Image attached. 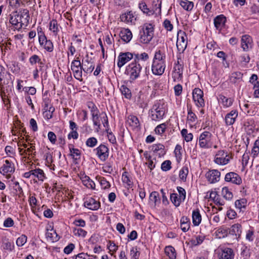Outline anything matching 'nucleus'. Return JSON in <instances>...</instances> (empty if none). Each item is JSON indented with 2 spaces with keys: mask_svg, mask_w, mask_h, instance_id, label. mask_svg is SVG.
Masks as SVG:
<instances>
[{
  "mask_svg": "<svg viewBox=\"0 0 259 259\" xmlns=\"http://www.w3.org/2000/svg\"><path fill=\"white\" fill-rule=\"evenodd\" d=\"M38 41L40 45H43V42L46 41L47 40L46 36H45L44 32L41 30L38 31Z\"/></svg>",
  "mask_w": 259,
  "mask_h": 259,
  "instance_id": "64",
  "label": "nucleus"
},
{
  "mask_svg": "<svg viewBox=\"0 0 259 259\" xmlns=\"http://www.w3.org/2000/svg\"><path fill=\"white\" fill-rule=\"evenodd\" d=\"M170 199L171 202L176 207L179 206L181 202L184 201V200L182 199L179 196L178 197V195L177 193L171 194L170 196Z\"/></svg>",
  "mask_w": 259,
  "mask_h": 259,
  "instance_id": "39",
  "label": "nucleus"
},
{
  "mask_svg": "<svg viewBox=\"0 0 259 259\" xmlns=\"http://www.w3.org/2000/svg\"><path fill=\"white\" fill-rule=\"evenodd\" d=\"M122 181H123V183L126 184L127 185L130 186V187L132 186L133 183L130 180V178L127 176V173L126 172H124L122 174Z\"/></svg>",
  "mask_w": 259,
  "mask_h": 259,
  "instance_id": "62",
  "label": "nucleus"
},
{
  "mask_svg": "<svg viewBox=\"0 0 259 259\" xmlns=\"http://www.w3.org/2000/svg\"><path fill=\"white\" fill-rule=\"evenodd\" d=\"M193 100L198 107H203L205 105L203 98V92L199 88H195L193 91Z\"/></svg>",
  "mask_w": 259,
  "mask_h": 259,
  "instance_id": "9",
  "label": "nucleus"
},
{
  "mask_svg": "<svg viewBox=\"0 0 259 259\" xmlns=\"http://www.w3.org/2000/svg\"><path fill=\"white\" fill-rule=\"evenodd\" d=\"M82 182L83 185L87 188H91L92 189H95V183L89 177L85 176L82 178Z\"/></svg>",
  "mask_w": 259,
  "mask_h": 259,
  "instance_id": "37",
  "label": "nucleus"
},
{
  "mask_svg": "<svg viewBox=\"0 0 259 259\" xmlns=\"http://www.w3.org/2000/svg\"><path fill=\"white\" fill-rule=\"evenodd\" d=\"M84 206L90 209L96 210L99 208L100 202L92 197L87 198L84 202Z\"/></svg>",
  "mask_w": 259,
  "mask_h": 259,
  "instance_id": "17",
  "label": "nucleus"
},
{
  "mask_svg": "<svg viewBox=\"0 0 259 259\" xmlns=\"http://www.w3.org/2000/svg\"><path fill=\"white\" fill-rule=\"evenodd\" d=\"M119 36L125 42H128L132 38V33L128 29H123L120 31Z\"/></svg>",
  "mask_w": 259,
  "mask_h": 259,
  "instance_id": "26",
  "label": "nucleus"
},
{
  "mask_svg": "<svg viewBox=\"0 0 259 259\" xmlns=\"http://www.w3.org/2000/svg\"><path fill=\"white\" fill-rule=\"evenodd\" d=\"M133 58L134 54L130 52L120 53L118 57V67L120 68Z\"/></svg>",
  "mask_w": 259,
  "mask_h": 259,
  "instance_id": "11",
  "label": "nucleus"
},
{
  "mask_svg": "<svg viewBox=\"0 0 259 259\" xmlns=\"http://www.w3.org/2000/svg\"><path fill=\"white\" fill-rule=\"evenodd\" d=\"M46 235L47 239L51 241L56 242L59 240L58 235L54 229L47 230Z\"/></svg>",
  "mask_w": 259,
  "mask_h": 259,
  "instance_id": "32",
  "label": "nucleus"
},
{
  "mask_svg": "<svg viewBox=\"0 0 259 259\" xmlns=\"http://www.w3.org/2000/svg\"><path fill=\"white\" fill-rule=\"evenodd\" d=\"M151 150L155 153L159 155H163L165 154L164 146L161 144H154L152 146Z\"/></svg>",
  "mask_w": 259,
  "mask_h": 259,
  "instance_id": "33",
  "label": "nucleus"
},
{
  "mask_svg": "<svg viewBox=\"0 0 259 259\" xmlns=\"http://www.w3.org/2000/svg\"><path fill=\"white\" fill-rule=\"evenodd\" d=\"M26 241L27 237L24 235H22L17 238L16 240V244L18 246H22L26 242Z\"/></svg>",
  "mask_w": 259,
  "mask_h": 259,
  "instance_id": "58",
  "label": "nucleus"
},
{
  "mask_svg": "<svg viewBox=\"0 0 259 259\" xmlns=\"http://www.w3.org/2000/svg\"><path fill=\"white\" fill-rule=\"evenodd\" d=\"M218 100L225 108L231 106L234 102V99L233 98H227L223 95H219Z\"/></svg>",
  "mask_w": 259,
  "mask_h": 259,
  "instance_id": "27",
  "label": "nucleus"
},
{
  "mask_svg": "<svg viewBox=\"0 0 259 259\" xmlns=\"http://www.w3.org/2000/svg\"><path fill=\"white\" fill-rule=\"evenodd\" d=\"M14 171L15 168L14 164L8 160H5V164H4L3 166L0 169L1 173L4 175L6 174L13 173Z\"/></svg>",
  "mask_w": 259,
  "mask_h": 259,
  "instance_id": "22",
  "label": "nucleus"
},
{
  "mask_svg": "<svg viewBox=\"0 0 259 259\" xmlns=\"http://www.w3.org/2000/svg\"><path fill=\"white\" fill-rule=\"evenodd\" d=\"M241 233L242 228L239 224H235L232 225L229 230V234L235 235L237 239L240 237Z\"/></svg>",
  "mask_w": 259,
  "mask_h": 259,
  "instance_id": "28",
  "label": "nucleus"
},
{
  "mask_svg": "<svg viewBox=\"0 0 259 259\" xmlns=\"http://www.w3.org/2000/svg\"><path fill=\"white\" fill-rule=\"evenodd\" d=\"M43 48L48 52H52L54 50V46L51 40L47 39L45 41V45H44Z\"/></svg>",
  "mask_w": 259,
  "mask_h": 259,
  "instance_id": "55",
  "label": "nucleus"
},
{
  "mask_svg": "<svg viewBox=\"0 0 259 259\" xmlns=\"http://www.w3.org/2000/svg\"><path fill=\"white\" fill-rule=\"evenodd\" d=\"M228 156L227 153L225 152V151H219L216 155L214 161L216 163L219 164H226L229 161V159L227 158Z\"/></svg>",
  "mask_w": 259,
  "mask_h": 259,
  "instance_id": "16",
  "label": "nucleus"
},
{
  "mask_svg": "<svg viewBox=\"0 0 259 259\" xmlns=\"http://www.w3.org/2000/svg\"><path fill=\"white\" fill-rule=\"evenodd\" d=\"M238 115L237 110H232L227 113L225 117V123L227 125H233L236 121Z\"/></svg>",
  "mask_w": 259,
  "mask_h": 259,
  "instance_id": "18",
  "label": "nucleus"
},
{
  "mask_svg": "<svg viewBox=\"0 0 259 259\" xmlns=\"http://www.w3.org/2000/svg\"><path fill=\"white\" fill-rule=\"evenodd\" d=\"M215 233L219 238H224L228 235V229L226 227H220L215 231Z\"/></svg>",
  "mask_w": 259,
  "mask_h": 259,
  "instance_id": "41",
  "label": "nucleus"
},
{
  "mask_svg": "<svg viewBox=\"0 0 259 259\" xmlns=\"http://www.w3.org/2000/svg\"><path fill=\"white\" fill-rule=\"evenodd\" d=\"M201 215L197 209L192 212V223L195 226H198L201 222Z\"/></svg>",
  "mask_w": 259,
  "mask_h": 259,
  "instance_id": "30",
  "label": "nucleus"
},
{
  "mask_svg": "<svg viewBox=\"0 0 259 259\" xmlns=\"http://www.w3.org/2000/svg\"><path fill=\"white\" fill-rule=\"evenodd\" d=\"M83 67L79 57H76V59L72 61L71 69L73 72L74 77L80 81L82 80Z\"/></svg>",
  "mask_w": 259,
  "mask_h": 259,
  "instance_id": "6",
  "label": "nucleus"
},
{
  "mask_svg": "<svg viewBox=\"0 0 259 259\" xmlns=\"http://www.w3.org/2000/svg\"><path fill=\"white\" fill-rule=\"evenodd\" d=\"M97 257L96 255H89L87 253L83 252L78 254L76 255L75 259H97Z\"/></svg>",
  "mask_w": 259,
  "mask_h": 259,
  "instance_id": "47",
  "label": "nucleus"
},
{
  "mask_svg": "<svg viewBox=\"0 0 259 259\" xmlns=\"http://www.w3.org/2000/svg\"><path fill=\"white\" fill-rule=\"evenodd\" d=\"M165 53L160 50H158L155 53L153 62L165 63Z\"/></svg>",
  "mask_w": 259,
  "mask_h": 259,
  "instance_id": "31",
  "label": "nucleus"
},
{
  "mask_svg": "<svg viewBox=\"0 0 259 259\" xmlns=\"http://www.w3.org/2000/svg\"><path fill=\"white\" fill-rule=\"evenodd\" d=\"M97 143L98 141L96 138L91 137L87 139L85 144L88 147L93 148L97 145Z\"/></svg>",
  "mask_w": 259,
  "mask_h": 259,
  "instance_id": "54",
  "label": "nucleus"
},
{
  "mask_svg": "<svg viewBox=\"0 0 259 259\" xmlns=\"http://www.w3.org/2000/svg\"><path fill=\"white\" fill-rule=\"evenodd\" d=\"M120 91L122 94L126 98H131L132 96L131 91L125 85H121Z\"/></svg>",
  "mask_w": 259,
  "mask_h": 259,
  "instance_id": "52",
  "label": "nucleus"
},
{
  "mask_svg": "<svg viewBox=\"0 0 259 259\" xmlns=\"http://www.w3.org/2000/svg\"><path fill=\"white\" fill-rule=\"evenodd\" d=\"M159 195L157 192H152L149 196V201L150 203H153L155 205L156 203L159 200Z\"/></svg>",
  "mask_w": 259,
  "mask_h": 259,
  "instance_id": "43",
  "label": "nucleus"
},
{
  "mask_svg": "<svg viewBox=\"0 0 259 259\" xmlns=\"http://www.w3.org/2000/svg\"><path fill=\"white\" fill-rule=\"evenodd\" d=\"M165 63L153 62L152 65V71L155 75H162L165 70Z\"/></svg>",
  "mask_w": 259,
  "mask_h": 259,
  "instance_id": "19",
  "label": "nucleus"
},
{
  "mask_svg": "<svg viewBox=\"0 0 259 259\" xmlns=\"http://www.w3.org/2000/svg\"><path fill=\"white\" fill-rule=\"evenodd\" d=\"M70 151L71 153L70 155L74 159L78 160L80 159L81 153L78 149H70Z\"/></svg>",
  "mask_w": 259,
  "mask_h": 259,
  "instance_id": "51",
  "label": "nucleus"
},
{
  "mask_svg": "<svg viewBox=\"0 0 259 259\" xmlns=\"http://www.w3.org/2000/svg\"><path fill=\"white\" fill-rule=\"evenodd\" d=\"M9 22L16 28L21 29L29 24V12L27 9L16 10L9 15Z\"/></svg>",
  "mask_w": 259,
  "mask_h": 259,
  "instance_id": "1",
  "label": "nucleus"
},
{
  "mask_svg": "<svg viewBox=\"0 0 259 259\" xmlns=\"http://www.w3.org/2000/svg\"><path fill=\"white\" fill-rule=\"evenodd\" d=\"M44 111L43 112V116L47 119H50L52 117L53 113L55 111V108L52 106H49V103L47 101L45 102Z\"/></svg>",
  "mask_w": 259,
  "mask_h": 259,
  "instance_id": "23",
  "label": "nucleus"
},
{
  "mask_svg": "<svg viewBox=\"0 0 259 259\" xmlns=\"http://www.w3.org/2000/svg\"><path fill=\"white\" fill-rule=\"evenodd\" d=\"M247 204V200L245 199L237 200L235 202L236 208L241 210L242 208H245Z\"/></svg>",
  "mask_w": 259,
  "mask_h": 259,
  "instance_id": "45",
  "label": "nucleus"
},
{
  "mask_svg": "<svg viewBox=\"0 0 259 259\" xmlns=\"http://www.w3.org/2000/svg\"><path fill=\"white\" fill-rule=\"evenodd\" d=\"M95 150L96 151V154L101 161H105L108 158L109 149L105 145L101 144Z\"/></svg>",
  "mask_w": 259,
  "mask_h": 259,
  "instance_id": "12",
  "label": "nucleus"
},
{
  "mask_svg": "<svg viewBox=\"0 0 259 259\" xmlns=\"http://www.w3.org/2000/svg\"><path fill=\"white\" fill-rule=\"evenodd\" d=\"M219 259H233L234 253L233 250L230 248H224L221 249V251L219 253Z\"/></svg>",
  "mask_w": 259,
  "mask_h": 259,
  "instance_id": "21",
  "label": "nucleus"
},
{
  "mask_svg": "<svg viewBox=\"0 0 259 259\" xmlns=\"http://www.w3.org/2000/svg\"><path fill=\"white\" fill-rule=\"evenodd\" d=\"M12 75L9 72L0 77V91H8L10 87L9 83L13 84L14 80L12 78Z\"/></svg>",
  "mask_w": 259,
  "mask_h": 259,
  "instance_id": "8",
  "label": "nucleus"
},
{
  "mask_svg": "<svg viewBox=\"0 0 259 259\" xmlns=\"http://www.w3.org/2000/svg\"><path fill=\"white\" fill-rule=\"evenodd\" d=\"M227 21L226 17L223 14L219 15L213 19V23L215 29L219 31H221L224 27Z\"/></svg>",
  "mask_w": 259,
  "mask_h": 259,
  "instance_id": "15",
  "label": "nucleus"
},
{
  "mask_svg": "<svg viewBox=\"0 0 259 259\" xmlns=\"http://www.w3.org/2000/svg\"><path fill=\"white\" fill-rule=\"evenodd\" d=\"M120 18L121 21L126 23L131 22L133 23H134L136 20V17L134 16L132 11H128L124 14H122L121 15Z\"/></svg>",
  "mask_w": 259,
  "mask_h": 259,
  "instance_id": "24",
  "label": "nucleus"
},
{
  "mask_svg": "<svg viewBox=\"0 0 259 259\" xmlns=\"http://www.w3.org/2000/svg\"><path fill=\"white\" fill-rule=\"evenodd\" d=\"M225 181L236 185H240L242 183L241 178L238 174L234 172L227 173L225 176Z\"/></svg>",
  "mask_w": 259,
  "mask_h": 259,
  "instance_id": "13",
  "label": "nucleus"
},
{
  "mask_svg": "<svg viewBox=\"0 0 259 259\" xmlns=\"http://www.w3.org/2000/svg\"><path fill=\"white\" fill-rule=\"evenodd\" d=\"M149 59V56L146 53H143L141 54H134V61L141 65H144L143 63L145 62Z\"/></svg>",
  "mask_w": 259,
  "mask_h": 259,
  "instance_id": "29",
  "label": "nucleus"
},
{
  "mask_svg": "<svg viewBox=\"0 0 259 259\" xmlns=\"http://www.w3.org/2000/svg\"><path fill=\"white\" fill-rule=\"evenodd\" d=\"M82 65L83 67V71L87 73H91L94 69L93 62L89 59L85 60L84 61L82 60Z\"/></svg>",
  "mask_w": 259,
  "mask_h": 259,
  "instance_id": "25",
  "label": "nucleus"
},
{
  "mask_svg": "<svg viewBox=\"0 0 259 259\" xmlns=\"http://www.w3.org/2000/svg\"><path fill=\"white\" fill-rule=\"evenodd\" d=\"M188 44V38L186 33L182 30L178 32L177 48L180 54L184 53Z\"/></svg>",
  "mask_w": 259,
  "mask_h": 259,
  "instance_id": "5",
  "label": "nucleus"
},
{
  "mask_svg": "<svg viewBox=\"0 0 259 259\" xmlns=\"http://www.w3.org/2000/svg\"><path fill=\"white\" fill-rule=\"evenodd\" d=\"M197 119V116L193 112L191 107L188 109L187 120L189 122L193 123Z\"/></svg>",
  "mask_w": 259,
  "mask_h": 259,
  "instance_id": "50",
  "label": "nucleus"
},
{
  "mask_svg": "<svg viewBox=\"0 0 259 259\" xmlns=\"http://www.w3.org/2000/svg\"><path fill=\"white\" fill-rule=\"evenodd\" d=\"M3 247L5 250L12 251L14 249V244L13 243L7 241L4 243Z\"/></svg>",
  "mask_w": 259,
  "mask_h": 259,
  "instance_id": "63",
  "label": "nucleus"
},
{
  "mask_svg": "<svg viewBox=\"0 0 259 259\" xmlns=\"http://www.w3.org/2000/svg\"><path fill=\"white\" fill-rule=\"evenodd\" d=\"M243 74L239 71L232 73L230 76V80L231 82L235 83L237 80L242 78Z\"/></svg>",
  "mask_w": 259,
  "mask_h": 259,
  "instance_id": "46",
  "label": "nucleus"
},
{
  "mask_svg": "<svg viewBox=\"0 0 259 259\" xmlns=\"http://www.w3.org/2000/svg\"><path fill=\"white\" fill-rule=\"evenodd\" d=\"M163 171H167L171 168V162L170 160H165L162 162L161 166Z\"/></svg>",
  "mask_w": 259,
  "mask_h": 259,
  "instance_id": "61",
  "label": "nucleus"
},
{
  "mask_svg": "<svg viewBox=\"0 0 259 259\" xmlns=\"http://www.w3.org/2000/svg\"><path fill=\"white\" fill-rule=\"evenodd\" d=\"M180 5L186 10L189 11L191 10L193 7V2L186 1H182L180 3Z\"/></svg>",
  "mask_w": 259,
  "mask_h": 259,
  "instance_id": "48",
  "label": "nucleus"
},
{
  "mask_svg": "<svg viewBox=\"0 0 259 259\" xmlns=\"http://www.w3.org/2000/svg\"><path fill=\"white\" fill-rule=\"evenodd\" d=\"M241 47L243 51H247L252 47V39L248 35H244L241 38Z\"/></svg>",
  "mask_w": 259,
  "mask_h": 259,
  "instance_id": "20",
  "label": "nucleus"
},
{
  "mask_svg": "<svg viewBox=\"0 0 259 259\" xmlns=\"http://www.w3.org/2000/svg\"><path fill=\"white\" fill-rule=\"evenodd\" d=\"M88 107L91 110L94 125L98 126L100 128V122L99 119V110L95 104L91 102L88 103Z\"/></svg>",
  "mask_w": 259,
  "mask_h": 259,
  "instance_id": "10",
  "label": "nucleus"
},
{
  "mask_svg": "<svg viewBox=\"0 0 259 259\" xmlns=\"http://www.w3.org/2000/svg\"><path fill=\"white\" fill-rule=\"evenodd\" d=\"M165 114V109L160 102L155 104L151 109V118L152 120L159 121Z\"/></svg>",
  "mask_w": 259,
  "mask_h": 259,
  "instance_id": "3",
  "label": "nucleus"
},
{
  "mask_svg": "<svg viewBox=\"0 0 259 259\" xmlns=\"http://www.w3.org/2000/svg\"><path fill=\"white\" fill-rule=\"evenodd\" d=\"M142 68L141 64H139L134 61L127 66L125 71L127 74L129 75L130 79L134 80L139 76Z\"/></svg>",
  "mask_w": 259,
  "mask_h": 259,
  "instance_id": "4",
  "label": "nucleus"
},
{
  "mask_svg": "<svg viewBox=\"0 0 259 259\" xmlns=\"http://www.w3.org/2000/svg\"><path fill=\"white\" fill-rule=\"evenodd\" d=\"M181 135L186 142H190L192 140L193 136L192 133H188L187 129L184 128L181 131Z\"/></svg>",
  "mask_w": 259,
  "mask_h": 259,
  "instance_id": "44",
  "label": "nucleus"
},
{
  "mask_svg": "<svg viewBox=\"0 0 259 259\" xmlns=\"http://www.w3.org/2000/svg\"><path fill=\"white\" fill-rule=\"evenodd\" d=\"M167 126V124L166 123H163L157 125L155 129L156 134L161 135L165 132Z\"/></svg>",
  "mask_w": 259,
  "mask_h": 259,
  "instance_id": "42",
  "label": "nucleus"
},
{
  "mask_svg": "<svg viewBox=\"0 0 259 259\" xmlns=\"http://www.w3.org/2000/svg\"><path fill=\"white\" fill-rule=\"evenodd\" d=\"M99 182L103 189H107L110 187L109 182L104 177H100L99 178Z\"/></svg>",
  "mask_w": 259,
  "mask_h": 259,
  "instance_id": "49",
  "label": "nucleus"
},
{
  "mask_svg": "<svg viewBox=\"0 0 259 259\" xmlns=\"http://www.w3.org/2000/svg\"><path fill=\"white\" fill-rule=\"evenodd\" d=\"M8 91H6V90L4 91H0V95L1 96L2 99L6 105H7L8 104L10 103V100L7 98L6 96V93Z\"/></svg>",
  "mask_w": 259,
  "mask_h": 259,
  "instance_id": "57",
  "label": "nucleus"
},
{
  "mask_svg": "<svg viewBox=\"0 0 259 259\" xmlns=\"http://www.w3.org/2000/svg\"><path fill=\"white\" fill-rule=\"evenodd\" d=\"M188 174V169L187 167H183L180 171V178L184 182L186 181L187 177Z\"/></svg>",
  "mask_w": 259,
  "mask_h": 259,
  "instance_id": "53",
  "label": "nucleus"
},
{
  "mask_svg": "<svg viewBox=\"0 0 259 259\" xmlns=\"http://www.w3.org/2000/svg\"><path fill=\"white\" fill-rule=\"evenodd\" d=\"M127 123L133 128L138 127L140 124L138 118L134 115H130L127 118Z\"/></svg>",
  "mask_w": 259,
  "mask_h": 259,
  "instance_id": "34",
  "label": "nucleus"
},
{
  "mask_svg": "<svg viewBox=\"0 0 259 259\" xmlns=\"http://www.w3.org/2000/svg\"><path fill=\"white\" fill-rule=\"evenodd\" d=\"M212 135L208 132H204L199 136V145L200 148L208 149L211 147V138Z\"/></svg>",
  "mask_w": 259,
  "mask_h": 259,
  "instance_id": "7",
  "label": "nucleus"
},
{
  "mask_svg": "<svg viewBox=\"0 0 259 259\" xmlns=\"http://www.w3.org/2000/svg\"><path fill=\"white\" fill-rule=\"evenodd\" d=\"M205 176L210 183H215L219 181L221 172L217 169H212L207 172Z\"/></svg>",
  "mask_w": 259,
  "mask_h": 259,
  "instance_id": "14",
  "label": "nucleus"
},
{
  "mask_svg": "<svg viewBox=\"0 0 259 259\" xmlns=\"http://www.w3.org/2000/svg\"><path fill=\"white\" fill-rule=\"evenodd\" d=\"M31 174H32V176L36 177L39 181H43L45 178L44 171L40 168L32 169Z\"/></svg>",
  "mask_w": 259,
  "mask_h": 259,
  "instance_id": "38",
  "label": "nucleus"
},
{
  "mask_svg": "<svg viewBox=\"0 0 259 259\" xmlns=\"http://www.w3.org/2000/svg\"><path fill=\"white\" fill-rule=\"evenodd\" d=\"M29 61L31 65H34L36 63H40V64H42L41 62V59L37 55H32L31 57H30Z\"/></svg>",
  "mask_w": 259,
  "mask_h": 259,
  "instance_id": "56",
  "label": "nucleus"
},
{
  "mask_svg": "<svg viewBox=\"0 0 259 259\" xmlns=\"http://www.w3.org/2000/svg\"><path fill=\"white\" fill-rule=\"evenodd\" d=\"M9 6L15 9H17L20 5V0H8Z\"/></svg>",
  "mask_w": 259,
  "mask_h": 259,
  "instance_id": "59",
  "label": "nucleus"
},
{
  "mask_svg": "<svg viewBox=\"0 0 259 259\" xmlns=\"http://www.w3.org/2000/svg\"><path fill=\"white\" fill-rule=\"evenodd\" d=\"M139 41L143 44H148L154 35V28L150 23H145L140 31Z\"/></svg>",
  "mask_w": 259,
  "mask_h": 259,
  "instance_id": "2",
  "label": "nucleus"
},
{
  "mask_svg": "<svg viewBox=\"0 0 259 259\" xmlns=\"http://www.w3.org/2000/svg\"><path fill=\"white\" fill-rule=\"evenodd\" d=\"M59 25L56 19H53L50 22L49 29L53 32L54 35H57L59 31Z\"/></svg>",
  "mask_w": 259,
  "mask_h": 259,
  "instance_id": "35",
  "label": "nucleus"
},
{
  "mask_svg": "<svg viewBox=\"0 0 259 259\" xmlns=\"http://www.w3.org/2000/svg\"><path fill=\"white\" fill-rule=\"evenodd\" d=\"M222 195L226 200H231L233 196V193L229 190L227 187H224L222 190Z\"/></svg>",
  "mask_w": 259,
  "mask_h": 259,
  "instance_id": "40",
  "label": "nucleus"
},
{
  "mask_svg": "<svg viewBox=\"0 0 259 259\" xmlns=\"http://www.w3.org/2000/svg\"><path fill=\"white\" fill-rule=\"evenodd\" d=\"M165 254L169 257V259L176 258V252L174 247L171 246H166L164 249Z\"/></svg>",
  "mask_w": 259,
  "mask_h": 259,
  "instance_id": "36",
  "label": "nucleus"
},
{
  "mask_svg": "<svg viewBox=\"0 0 259 259\" xmlns=\"http://www.w3.org/2000/svg\"><path fill=\"white\" fill-rule=\"evenodd\" d=\"M108 139L110 143L113 144H116L117 142L115 136L111 132H109V129L106 130Z\"/></svg>",
  "mask_w": 259,
  "mask_h": 259,
  "instance_id": "60",
  "label": "nucleus"
}]
</instances>
